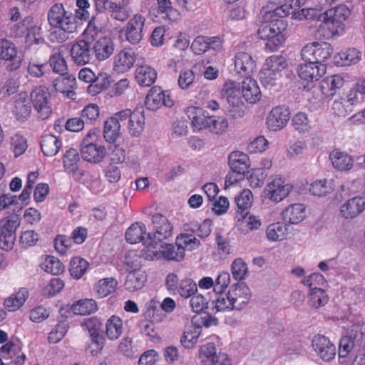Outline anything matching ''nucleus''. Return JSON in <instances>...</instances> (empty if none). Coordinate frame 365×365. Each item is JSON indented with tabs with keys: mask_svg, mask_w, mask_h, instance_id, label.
Instances as JSON below:
<instances>
[{
	"mask_svg": "<svg viewBox=\"0 0 365 365\" xmlns=\"http://www.w3.org/2000/svg\"><path fill=\"white\" fill-rule=\"evenodd\" d=\"M351 14L349 9L341 4L324 13L323 22L320 26L323 36L326 39L341 35L344 31V21Z\"/></svg>",
	"mask_w": 365,
	"mask_h": 365,
	"instance_id": "obj_1",
	"label": "nucleus"
},
{
	"mask_svg": "<svg viewBox=\"0 0 365 365\" xmlns=\"http://www.w3.org/2000/svg\"><path fill=\"white\" fill-rule=\"evenodd\" d=\"M126 230L125 237L130 244L141 242L145 247L143 250V255L145 250L155 248V245H160L164 240L171 235L173 230Z\"/></svg>",
	"mask_w": 365,
	"mask_h": 365,
	"instance_id": "obj_2",
	"label": "nucleus"
},
{
	"mask_svg": "<svg viewBox=\"0 0 365 365\" xmlns=\"http://www.w3.org/2000/svg\"><path fill=\"white\" fill-rule=\"evenodd\" d=\"M237 210L236 220L238 226L248 227V228H259L261 220L259 217L248 213V209L252 206L253 195L250 190H243L235 197Z\"/></svg>",
	"mask_w": 365,
	"mask_h": 365,
	"instance_id": "obj_3",
	"label": "nucleus"
},
{
	"mask_svg": "<svg viewBox=\"0 0 365 365\" xmlns=\"http://www.w3.org/2000/svg\"><path fill=\"white\" fill-rule=\"evenodd\" d=\"M288 66L287 61L282 55H272L268 57L260 71L259 79L265 87H272L282 77V72Z\"/></svg>",
	"mask_w": 365,
	"mask_h": 365,
	"instance_id": "obj_4",
	"label": "nucleus"
},
{
	"mask_svg": "<svg viewBox=\"0 0 365 365\" xmlns=\"http://www.w3.org/2000/svg\"><path fill=\"white\" fill-rule=\"evenodd\" d=\"M242 90L240 84L234 81H226L222 89V96L226 98L229 104L228 112L235 118L245 115V106L241 100Z\"/></svg>",
	"mask_w": 365,
	"mask_h": 365,
	"instance_id": "obj_5",
	"label": "nucleus"
},
{
	"mask_svg": "<svg viewBox=\"0 0 365 365\" xmlns=\"http://www.w3.org/2000/svg\"><path fill=\"white\" fill-rule=\"evenodd\" d=\"M292 189V185L287 182L280 175H273L269 178L264 192L270 201L279 203L290 194Z\"/></svg>",
	"mask_w": 365,
	"mask_h": 365,
	"instance_id": "obj_6",
	"label": "nucleus"
},
{
	"mask_svg": "<svg viewBox=\"0 0 365 365\" xmlns=\"http://www.w3.org/2000/svg\"><path fill=\"white\" fill-rule=\"evenodd\" d=\"M49 24L54 28H62L64 31H75L76 21L73 15L66 11L61 4L51 6L48 13Z\"/></svg>",
	"mask_w": 365,
	"mask_h": 365,
	"instance_id": "obj_7",
	"label": "nucleus"
},
{
	"mask_svg": "<svg viewBox=\"0 0 365 365\" xmlns=\"http://www.w3.org/2000/svg\"><path fill=\"white\" fill-rule=\"evenodd\" d=\"M157 247L158 245H155V248L145 250L143 257L150 261L163 259L166 261L180 262L185 257L182 249L177 245L175 246L171 244H167L165 247L160 245L163 250H158Z\"/></svg>",
	"mask_w": 365,
	"mask_h": 365,
	"instance_id": "obj_8",
	"label": "nucleus"
},
{
	"mask_svg": "<svg viewBox=\"0 0 365 365\" xmlns=\"http://www.w3.org/2000/svg\"><path fill=\"white\" fill-rule=\"evenodd\" d=\"M130 2V0H96L95 7L98 13L108 11L113 19L124 21L128 17V13L125 8Z\"/></svg>",
	"mask_w": 365,
	"mask_h": 365,
	"instance_id": "obj_9",
	"label": "nucleus"
},
{
	"mask_svg": "<svg viewBox=\"0 0 365 365\" xmlns=\"http://www.w3.org/2000/svg\"><path fill=\"white\" fill-rule=\"evenodd\" d=\"M49 97L50 93L48 88L43 86L36 87L30 94L33 106L41 119L47 118L51 113Z\"/></svg>",
	"mask_w": 365,
	"mask_h": 365,
	"instance_id": "obj_10",
	"label": "nucleus"
},
{
	"mask_svg": "<svg viewBox=\"0 0 365 365\" xmlns=\"http://www.w3.org/2000/svg\"><path fill=\"white\" fill-rule=\"evenodd\" d=\"M281 221L277 222V228L296 225L306 217V207L304 204L294 203L285 207L280 213Z\"/></svg>",
	"mask_w": 365,
	"mask_h": 365,
	"instance_id": "obj_11",
	"label": "nucleus"
},
{
	"mask_svg": "<svg viewBox=\"0 0 365 365\" xmlns=\"http://www.w3.org/2000/svg\"><path fill=\"white\" fill-rule=\"evenodd\" d=\"M41 30L38 21L33 17L24 19V48L36 49L38 45L43 43Z\"/></svg>",
	"mask_w": 365,
	"mask_h": 365,
	"instance_id": "obj_12",
	"label": "nucleus"
},
{
	"mask_svg": "<svg viewBox=\"0 0 365 365\" xmlns=\"http://www.w3.org/2000/svg\"><path fill=\"white\" fill-rule=\"evenodd\" d=\"M200 358L203 365H232L231 360L227 354L224 353L216 354L214 343H207L201 346Z\"/></svg>",
	"mask_w": 365,
	"mask_h": 365,
	"instance_id": "obj_13",
	"label": "nucleus"
},
{
	"mask_svg": "<svg viewBox=\"0 0 365 365\" xmlns=\"http://www.w3.org/2000/svg\"><path fill=\"white\" fill-rule=\"evenodd\" d=\"M312 346L317 355L324 361H330L336 356L335 345L324 335H315L312 340Z\"/></svg>",
	"mask_w": 365,
	"mask_h": 365,
	"instance_id": "obj_14",
	"label": "nucleus"
},
{
	"mask_svg": "<svg viewBox=\"0 0 365 365\" xmlns=\"http://www.w3.org/2000/svg\"><path fill=\"white\" fill-rule=\"evenodd\" d=\"M173 103L170 93L158 86L153 87L145 98V106L150 110H155L162 106L170 108Z\"/></svg>",
	"mask_w": 365,
	"mask_h": 365,
	"instance_id": "obj_15",
	"label": "nucleus"
},
{
	"mask_svg": "<svg viewBox=\"0 0 365 365\" xmlns=\"http://www.w3.org/2000/svg\"><path fill=\"white\" fill-rule=\"evenodd\" d=\"M123 110L108 118L104 123L103 135L107 142L113 143L121 135V128L125 125Z\"/></svg>",
	"mask_w": 365,
	"mask_h": 365,
	"instance_id": "obj_16",
	"label": "nucleus"
},
{
	"mask_svg": "<svg viewBox=\"0 0 365 365\" xmlns=\"http://www.w3.org/2000/svg\"><path fill=\"white\" fill-rule=\"evenodd\" d=\"M125 125H127L128 133L133 137H138L141 135L145 127V117L143 111L130 109L123 110Z\"/></svg>",
	"mask_w": 365,
	"mask_h": 365,
	"instance_id": "obj_17",
	"label": "nucleus"
},
{
	"mask_svg": "<svg viewBox=\"0 0 365 365\" xmlns=\"http://www.w3.org/2000/svg\"><path fill=\"white\" fill-rule=\"evenodd\" d=\"M145 19L140 14H135L127 23L125 38L132 44L138 43L143 37Z\"/></svg>",
	"mask_w": 365,
	"mask_h": 365,
	"instance_id": "obj_18",
	"label": "nucleus"
},
{
	"mask_svg": "<svg viewBox=\"0 0 365 365\" xmlns=\"http://www.w3.org/2000/svg\"><path fill=\"white\" fill-rule=\"evenodd\" d=\"M289 111L284 106L272 109L266 118V125L269 130L277 131L284 128L289 119Z\"/></svg>",
	"mask_w": 365,
	"mask_h": 365,
	"instance_id": "obj_19",
	"label": "nucleus"
},
{
	"mask_svg": "<svg viewBox=\"0 0 365 365\" xmlns=\"http://www.w3.org/2000/svg\"><path fill=\"white\" fill-rule=\"evenodd\" d=\"M88 230H73L72 238L66 235H58L54 240V247L59 254L65 255L71 247L72 242L83 243L87 237Z\"/></svg>",
	"mask_w": 365,
	"mask_h": 365,
	"instance_id": "obj_20",
	"label": "nucleus"
},
{
	"mask_svg": "<svg viewBox=\"0 0 365 365\" xmlns=\"http://www.w3.org/2000/svg\"><path fill=\"white\" fill-rule=\"evenodd\" d=\"M326 71L324 64H317L312 62L301 63L297 69L299 77L307 82L318 81Z\"/></svg>",
	"mask_w": 365,
	"mask_h": 365,
	"instance_id": "obj_21",
	"label": "nucleus"
},
{
	"mask_svg": "<svg viewBox=\"0 0 365 365\" xmlns=\"http://www.w3.org/2000/svg\"><path fill=\"white\" fill-rule=\"evenodd\" d=\"M229 291L234 309L241 310L249 303L251 292L245 284H235L230 287Z\"/></svg>",
	"mask_w": 365,
	"mask_h": 365,
	"instance_id": "obj_22",
	"label": "nucleus"
},
{
	"mask_svg": "<svg viewBox=\"0 0 365 365\" xmlns=\"http://www.w3.org/2000/svg\"><path fill=\"white\" fill-rule=\"evenodd\" d=\"M71 56L73 61L79 66L88 63L92 59L93 52L90 44L81 40L75 43L71 48Z\"/></svg>",
	"mask_w": 365,
	"mask_h": 365,
	"instance_id": "obj_23",
	"label": "nucleus"
},
{
	"mask_svg": "<svg viewBox=\"0 0 365 365\" xmlns=\"http://www.w3.org/2000/svg\"><path fill=\"white\" fill-rule=\"evenodd\" d=\"M83 325L88 331L91 341H93L96 349L92 351L93 354H98L103 347V337L101 336L102 327L101 321L97 317H91L84 320Z\"/></svg>",
	"mask_w": 365,
	"mask_h": 365,
	"instance_id": "obj_24",
	"label": "nucleus"
},
{
	"mask_svg": "<svg viewBox=\"0 0 365 365\" xmlns=\"http://www.w3.org/2000/svg\"><path fill=\"white\" fill-rule=\"evenodd\" d=\"M82 158L88 162L98 163L103 160L106 155V148L101 145L93 142L83 141L81 148Z\"/></svg>",
	"mask_w": 365,
	"mask_h": 365,
	"instance_id": "obj_25",
	"label": "nucleus"
},
{
	"mask_svg": "<svg viewBox=\"0 0 365 365\" xmlns=\"http://www.w3.org/2000/svg\"><path fill=\"white\" fill-rule=\"evenodd\" d=\"M365 209V197H354L346 201L340 208V214L346 219H353Z\"/></svg>",
	"mask_w": 365,
	"mask_h": 365,
	"instance_id": "obj_26",
	"label": "nucleus"
},
{
	"mask_svg": "<svg viewBox=\"0 0 365 365\" xmlns=\"http://www.w3.org/2000/svg\"><path fill=\"white\" fill-rule=\"evenodd\" d=\"M16 53L13 43L6 39H0V58L10 61L7 67L11 71L16 70L20 66L21 59L17 58Z\"/></svg>",
	"mask_w": 365,
	"mask_h": 365,
	"instance_id": "obj_27",
	"label": "nucleus"
},
{
	"mask_svg": "<svg viewBox=\"0 0 365 365\" xmlns=\"http://www.w3.org/2000/svg\"><path fill=\"white\" fill-rule=\"evenodd\" d=\"M290 8L287 5L276 7L274 5H267L260 11L259 19L264 23L274 24L276 19H282L289 14Z\"/></svg>",
	"mask_w": 365,
	"mask_h": 365,
	"instance_id": "obj_28",
	"label": "nucleus"
},
{
	"mask_svg": "<svg viewBox=\"0 0 365 365\" xmlns=\"http://www.w3.org/2000/svg\"><path fill=\"white\" fill-rule=\"evenodd\" d=\"M135 61V52L131 49H123L115 55L113 67L118 73H125L133 67Z\"/></svg>",
	"mask_w": 365,
	"mask_h": 365,
	"instance_id": "obj_29",
	"label": "nucleus"
},
{
	"mask_svg": "<svg viewBox=\"0 0 365 365\" xmlns=\"http://www.w3.org/2000/svg\"><path fill=\"white\" fill-rule=\"evenodd\" d=\"M228 163L232 171L237 175H244L250 168V159L247 154L235 151L230 154Z\"/></svg>",
	"mask_w": 365,
	"mask_h": 365,
	"instance_id": "obj_30",
	"label": "nucleus"
},
{
	"mask_svg": "<svg viewBox=\"0 0 365 365\" xmlns=\"http://www.w3.org/2000/svg\"><path fill=\"white\" fill-rule=\"evenodd\" d=\"M115 45L112 38L106 36L98 38L94 43L92 52L101 61L108 59L113 53Z\"/></svg>",
	"mask_w": 365,
	"mask_h": 365,
	"instance_id": "obj_31",
	"label": "nucleus"
},
{
	"mask_svg": "<svg viewBox=\"0 0 365 365\" xmlns=\"http://www.w3.org/2000/svg\"><path fill=\"white\" fill-rule=\"evenodd\" d=\"M221 46L220 39L217 37H196L191 44V49L197 55H201L208 49L216 50Z\"/></svg>",
	"mask_w": 365,
	"mask_h": 365,
	"instance_id": "obj_32",
	"label": "nucleus"
},
{
	"mask_svg": "<svg viewBox=\"0 0 365 365\" xmlns=\"http://www.w3.org/2000/svg\"><path fill=\"white\" fill-rule=\"evenodd\" d=\"M147 282V274L143 270H133L129 272L124 282L125 289L134 292L141 289Z\"/></svg>",
	"mask_w": 365,
	"mask_h": 365,
	"instance_id": "obj_33",
	"label": "nucleus"
},
{
	"mask_svg": "<svg viewBox=\"0 0 365 365\" xmlns=\"http://www.w3.org/2000/svg\"><path fill=\"white\" fill-rule=\"evenodd\" d=\"M242 93L245 101L250 103H255L260 99L261 92L257 81L250 78H245L242 83Z\"/></svg>",
	"mask_w": 365,
	"mask_h": 365,
	"instance_id": "obj_34",
	"label": "nucleus"
},
{
	"mask_svg": "<svg viewBox=\"0 0 365 365\" xmlns=\"http://www.w3.org/2000/svg\"><path fill=\"white\" fill-rule=\"evenodd\" d=\"M53 87L57 92L65 93L70 98H73L75 92L73 91L76 84V78L69 74L61 76L53 81Z\"/></svg>",
	"mask_w": 365,
	"mask_h": 365,
	"instance_id": "obj_35",
	"label": "nucleus"
},
{
	"mask_svg": "<svg viewBox=\"0 0 365 365\" xmlns=\"http://www.w3.org/2000/svg\"><path fill=\"white\" fill-rule=\"evenodd\" d=\"M329 159L334 168L339 170H349L353 167V158L346 153L339 150L331 151Z\"/></svg>",
	"mask_w": 365,
	"mask_h": 365,
	"instance_id": "obj_36",
	"label": "nucleus"
},
{
	"mask_svg": "<svg viewBox=\"0 0 365 365\" xmlns=\"http://www.w3.org/2000/svg\"><path fill=\"white\" fill-rule=\"evenodd\" d=\"M157 72L151 66L143 64L135 69V80L142 86H150L156 80Z\"/></svg>",
	"mask_w": 365,
	"mask_h": 365,
	"instance_id": "obj_37",
	"label": "nucleus"
},
{
	"mask_svg": "<svg viewBox=\"0 0 365 365\" xmlns=\"http://www.w3.org/2000/svg\"><path fill=\"white\" fill-rule=\"evenodd\" d=\"M118 281L114 277H106L98 280L94 285L96 295L98 298H105L116 290Z\"/></svg>",
	"mask_w": 365,
	"mask_h": 365,
	"instance_id": "obj_38",
	"label": "nucleus"
},
{
	"mask_svg": "<svg viewBox=\"0 0 365 365\" xmlns=\"http://www.w3.org/2000/svg\"><path fill=\"white\" fill-rule=\"evenodd\" d=\"M235 68L238 73H252L255 69V63L251 55L246 52H239L235 56Z\"/></svg>",
	"mask_w": 365,
	"mask_h": 365,
	"instance_id": "obj_39",
	"label": "nucleus"
},
{
	"mask_svg": "<svg viewBox=\"0 0 365 365\" xmlns=\"http://www.w3.org/2000/svg\"><path fill=\"white\" fill-rule=\"evenodd\" d=\"M187 116L191 120V125L194 130L200 131L207 129L208 116L199 108L190 107L187 109Z\"/></svg>",
	"mask_w": 365,
	"mask_h": 365,
	"instance_id": "obj_40",
	"label": "nucleus"
},
{
	"mask_svg": "<svg viewBox=\"0 0 365 365\" xmlns=\"http://www.w3.org/2000/svg\"><path fill=\"white\" fill-rule=\"evenodd\" d=\"M344 85V79L339 75L327 76L320 83L322 93L329 97L335 94L336 91Z\"/></svg>",
	"mask_w": 365,
	"mask_h": 365,
	"instance_id": "obj_41",
	"label": "nucleus"
},
{
	"mask_svg": "<svg viewBox=\"0 0 365 365\" xmlns=\"http://www.w3.org/2000/svg\"><path fill=\"white\" fill-rule=\"evenodd\" d=\"M61 145V141L54 135L45 134L42 137L41 148L43 153L46 156L56 155Z\"/></svg>",
	"mask_w": 365,
	"mask_h": 365,
	"instance_id": "obj_42",
	"label": "nucleus"
},
{
	"mask_svg": "<svg viewBox=\"0 0 365 365\" xmlns=\"http://www.w3.org/2000/svg\"><path fill=\"white\" fill-rule=\"evenodd\" d=\"M277 25L279 26V28L277 29V34L265 43V49L269 51H277L285 43L286 37L284 32L287 29V24L284 21H278Z\"/></svg>",
	"mask_w": 365,
	"mask_h": 365,
	"instance_id": "obj_43",
	"label": "nucleus"
},
{
	"mask_svg": "<svg viewBox=\"0 0 365 365\" xmlns=\"http://www.w3.org/2000/svg\"><path fill=\"white\" fill-rule=\"evenodd\" d=\"M123 324L117 315H112L106 323V334L110 340L118 339L123 333Z\"/></svg>",
	"mask_w": 365,
	"mask_h": 365,
	"instance_id": "obj_44",
	"label": "nucleus"
},
{
	"mask_svg": "<svg viewBox=\"0 0 365 365\" xmlns=\"http://www.w3.org/2000/svg\"><path fill=\"white\" fill-rule=\"evenodd\" d=\"M334 189V180L322 179L310 185L309 191L316 196L322 197L331 193Z\"/></svg>",
	"mask_w": 365,
	"mask_h": 365,
	"instance_id": "obj_45",
	"label": "nucleus"
},
{
	"mask_svg": "<svg viewBox=\"0 0 365 365\" xmlns=\"http://www.w3.org/2000/svg\"><path fill=\"white\" fill-rule=\"evenodd\" d=\"M335 58L341 66H349L358 63L361 60V54L359 50L352 48L339 53Z\"/></svg>",
	"mask_w": 365,
	"mask_h": 365,
	"instance_id": "obj_46",
	"label": "nucleus"
},
{
	"mask_svg": "<svg viewBox=\"0 0 365 365\" xmlns=\"http://www.w3.org/2000/svg\"><path fill=\"white\" fill-rule=\"evenodd\" d=\"M88 266L89 262L86 259L81 257H73L69 267L71 277L76 279H81L87 271Z\"/></svg>",
	"mask_w": 365,
	"mask_h": 365,
	"instance_id": "obj_47",
	"label": "nucleus"
},
{
	"mask_svg": "<svg viewBox=\"0 0 365 365\" xmlns=\"http://www.w3.org/2000/svg\"><path fill=\"white\" fill-rule=\"evenodd\" d=\"M157 14L162 19L173 21L178 17L179 13L172 6L170 0H157Z\"/></svg>",
	"mask_w": 365,
	"mask_h": 365,
	"instance_id": "obj_48",
	"label": "nucleus"
},
{
	"mask_svg": "<svg viewBox=\"0 0 365 365\" xmlns=\"http://www.w3.org/2000/svg\"><path fill=\"white\" fill-rule=\"evenodd\" d=\"M72 310L76 314L87 315L98 310L96 302L92 299H86L78 301L72 306Z\"/></svg>",
	"mask_w": 365,
	"mask_h": 365,
	"instance_id": "obj_49",
	"label": "nucleus"
},
{
	"mask_svg": "<svg viewBox=\"0 0 365 365\" xmlns=\"http://www.w3.org/2000/svg\"><path fill=\"white\" fill-rule=\"evenodd\" d=\"M217 294L216 299L213 301L215 306L213 310L215 312H225L234 310L233 304L230 297V291L216 292Z\"/></svg>",
	"mask_w": 365,
	"mask_h": 365,
	"instance_id": "obj_50",
	"label": "nucleus"
},
{
	"mask_svg": "<svg viewBox=\"0 0 365 365\" xmlns=\"http://www.w3.org/2000/svg\"><path fill=\"white\" fill-rule=\"evenodd\" d=\"M200 335V327L191 326L184 331L180 343L186 349L192 348L197 342Z\"/></svg>",
	"mask_w": 365,
	"mask_h": 365,
	"instance_id": "obj_51",
	"label": "nucleus"
},
{
	"mask_svg": "<svg viewBox=\"0 0 365 365\" xmlns=\"http://www.w3.org/2000/svg\"><path fill=\"white\" fill-rule=\"evenodd\" d=\"M42 269L51 274H61L64 271V265L57 258L53 256H46L42 263Z\"/></svg>",
	"mask_w": 365,
	"mask_h": 365,
	"instance_id": "obj_52",
	"label": "nucleus"
},
{
	"mask_svg": "<svg viewBox=\"0 0 365 365\" xmlns=\"http://www.w3.org/2000/svg\"><path fill=\"white\" fill-rule=\"evenodd\" d=\"M228 128L227 120L222 116H208L207 129L212 133L221 135Z\"/></svg>",
	"mask_w": 365,
	"mask_h": 365,
	"instance_id": "obj_53",
	"label": "nucleus"
},
{
	"mask_svg": "<svg viewBox=\"0 0 365 365\" xmlns=\"http://www.w3.org/2000/svg\"><path fill=\"white\" fill-rule=\"evenodd\" d=\"M175 242L182 249L183 253L185 250L192 251L200 245V240L192 234H181L176 237Z\"/></svg>",
	"mask_w": 365,
	"mask_h": 365,
	"instance_id": "obj_54",
	"label": "nucleus"
},
{
	"mask_svg": "<svg viewBox=\"0 0 365 365\" xmlns=\"http://www.w3.org/2000/svg\"><path fill=\"white\" fill-rule=\"evenodd\" d=\"M110 84L109 76L106 73H99L96 75V78L92 84L88 87V92L91 95L99 93L106 89Z\"/></svg>",
	"mask_w": 365,
	"mask_h": 365,
	"instance_id": "obj_55",
	"label": "nucleus"
},
{
	"mask_svg": "<svg viewBox=\"0 0 365 365\" xmlns=\"http://www.w3.org/2000/svg\"><path fill=\"white\" fill-rule=\"evenodd\" d=\"M49 64L54 73L61 76L67 74L68 67L66 60L59 52H56L50 56Z\"/></svg>",
	"mask_w": 365,
	"mask_h": 365,
	"instance_id": "obj_56",
	"label": "nucleus"
},
{
	"mask_svg": "<svg viewBox=\"0 0 365 365\" xmlns=\"http://www.w3.org/2000/svg\"><path fill=\"white\" fill-rule=\"evenodd\" d=\"M197 292L196 283L192 279H185L180 282L176 294H179L183 298L192 297Z\"/></svg>",
	"mask_w": 365,
	"mask_h": 365,
	"instance_id": "obj_57",
	"label": "nucleus"
},
{
	"mask_svg": "<svg viewBox=\"0 0 365 365\" xmlns=\"http://www.w3.org/2000/svg\"><path fill=\"white\" fill-rule=\"evenodd\" d=\"M356 102H352L349 98L348 100H335L332 105V110L335 115L340 117H345L352 112V105Z\"/></svg>",
	"mask_w": 365,
	"mask_h": 365,
	"instance_id": "obj_58",
	"label": "nucleus"
},
{
	"mask_svg": "<svg viewBox=\"0 0 365 365\" xmlns=\"http://www.w3.org/2000/svg\"><path fill=\"white\" fill-rule=\"evenodd\" d=\"M23 305V291L21 288L7 297L4 302V308L9 312L18 310Z\"/></svg>",
	"mask_w": 365,
	"mask_h": 365,
	"instance_id": "obj_59",
	"label": "nucleus"
},
{
	"mask_svg": "<svg viewBox=\"0 0 365 365\" xmlns=\"http://www.w3.org/2000/svg\"><path fill=\"white\" fill-rule=\"evenodd\" d=\"M316 51L317 63L322 64V62L325 61L331 56L333 48L329 43L316 42Z\"/></svg>",
	"mask_w": 365,
	"mask_h": 365,
	"instance_id": "obj_60",
	"label": "nucleus"
},
{
	"mask_svg": "<svg viewBox=\"0 0 365 365\" xmlns=\"http://www.w3.org/2000/svg\"><path fill=\"white\" fill-rule=\"evenodd\" d=\"M302 283L307 286L311 292L312 290H317V289H323L322 287L326 284V279L322 274L314 272L304 278L302 280Z\"/></svg>",
	"mask_w": 365,
	"mask_h": 365,
	"instance_id": "obj_61",
	"label": "nucleus"
},
{
	"mask_svg": "<svg viewBox=\"0 0 365 365\" xmlns=\"http://www.w3.org/2000/svg\"><path fill=\"white\" fill-rule=\"evenodd\" d=\"M15 238V230H0V248L6 251L11 250Z\"/></svg>",
	"mask_w": 365,
	"mask_h": 365,
	"instance_id": "obj_62",
	"label": "nucleus"
},
{
	"mask_svg": "<svg viewBox=\"0 0 365 365\" xmlns=\"http://www.w3.org/2000/svg\"><path fill=\"white\" fill-rule=\"evenodd\" d=\"M231 272L235 280L241 281L245 279L247 273V264L241 258H237L231 265Z\"/></svg>",
	"mask_w": 365,
	"mask_h": 365,
	"instance_id": "obj_63",
	"label": "nucleus"
},
{
	"mask_svg": "<svg viewBox=\"0 0 365 365\" xmlns=\"http://www.w3.org/2000/svg\"><path fill=\"white\" fill-rule=\"evenodd\" d=\"M68 326L67 323L65 322H58L48 334V341L52 344L58 343L63 338L68 331Z\"/></svg>",
	"mask_w": 365,
	"mask_h": 365,
	"instance_id": "obj_64",
	"label": "nucleus"
}]
</instances>
